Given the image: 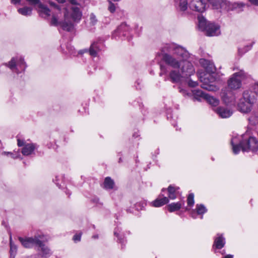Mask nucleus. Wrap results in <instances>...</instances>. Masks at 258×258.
<instances>
[{"label":"nucleus","instance_id":"nucleus-1","mask_svg":"<svg viewBox=\"0 0 258 258\" xmlns=\"http://www.w3.org/2000/svg\"><path fill=\"white\" fill-rule=\"evenodd\" d=\"M162 51L172 54L171 55L164 53L163 56L164 61L171 67L179 69L178 71L173 70L170 73V78L173 82H178L181 78H187L194 74V67L187 60L189 54L183 47L173 44H166Z\"/></svg>","mask_w":258,"mask_h":258},{"label":"nucleus","instance_id":"nucleus-2","mask_svg":"<svg viewBox=\"0 0 258 258\" xmlns=\"http://www.w3.org/2000/svg\"><path fill=\"white\" fill-rule=\"evenodd\" d=\"M50 5L53 7L51 20L52 25L60 26L63 30L71 31L74 29V23H78L82 18V13L76 6L61 10L54 3L51 2Z\"/></svg>","mask_w":258,"mask_h":258},{"label":"nucleus","instance_id":"nucleus-3","mask_svg":"<svg viewBox=\"0 0 258 258\" xmlns=\"http://www.w3.org/2000/svg\"><path fill=\"white\" fill-rule=\"evenodd\" d=\"M199 62L208 73V74H205L203 77H201L202 83L201 87L210 91H217L219 88L214 84V82L216 80L215 76L216 68L213 63L204 58L201 59Z\"/></svg>","mask_w":258,"mask_h":258},{"label":"nucleus","instance_id":"nucleus-4","mask_svg":"<svg viewBox=\"0 0 258 258\" xmlns=\"http://www.w3.org/2000/svg\"><path fill=\"white\" fill-rule=\"evenodd\" d=\"M231 145L233 152L235 154H238L240 150L243 152H247L249 150L255 151L258 148L257 142L256 139L251 137L247 140L244 141L242 136H236L231 139Z\"/></svg>","mask_w":258,"mask_h":258},{"label":"nucleus","instance_id":"nucleus-5","mask_svg":"<svg viewBox=\"0 0 258 258\" xmlns=\"http://www.w3.org/2000/svg\"><path fill=\"white\" fill-rule=\"evenodd\" d=\"M254 101L253 93L251 91H244L238 103V109L242 112L247 113L251 110Z\"/></svg>","mask_w":258,"mask_h":258},{"label":"nucleus","instance_id":"nucleus-6","mask_svg":"<svg viewBox=\"0 0 258 258\" xmlns=\"http://www.w3.org/2000/svg\"><path fill=\"white\" fill-rule=\"evenodd\" d=\"M246 77L243 71L241 70L232 75L228 81L229 87L233 90H236L241 86V81Z\"/></svg>","mask_w":258,"mask_h":258},{"label":"nucleus","instance_id":"nucleus-7","mask_svg":"<svg viewBox=\"0 0 258 258\" xmlns=\"http://www.w3.org/2000/svg\"><path fill=\"white\" fill-rule=\"evenodd\" d=\"M43 235H35L33 237H26L25 238L19 237V240L22 245L25 248H31L33 246L42 245V239Z\"/></svg>","mask_w":258,"mask_h":258},{"label":"nucleus","instance_id":"nucleus-8","mask_svg":"<svg viewBox=\"0 0 258 258\" xmlns=\"http://www.w3.org/2000/svg\"><path fill=\"white\" fill-rule=\"evenodd\" d=\"M8 67L13 71L18 73V67L20 68L21 71H24L26 68V64L22 57H13L9 62Z\"/></svg>","mask_w":258,"mask_h":258},{"label":"nucleus","instance_id":"nucleus-9","mask_svg":"<svg viewBox=\"0 0 258 258\" xmlns=\"http://www.w3.org/2000/svg\"><path fill=\"white\" fill-rule=\"evenodd\" d=\"M18 146L19 147L23 146L21 152L24 156H29L34 154V150L37 148L36 145L32 143L25 144L24 141L18 139Z\"/></svg>","mask_w":258,"mask_h":258},{"label":"nucleus","instance_id":"nucleus-10","mask_svg":"<svg viewBox=\"0 0 258 258\" xmlns=\"http://www.w3.org/2000/svg\"><path fill=\"white\" fill-rule=\"evenodd\" d=\"M205 0H191L189 4V8L195 11L202 13L206 9Z\"/></svg>","mask_w":258,"mask_h":258},{"label":"nucleus","instance_id":"nucleus-11","mask_svg":"<svg viewBox=\"0 0 258 258\" xmlns=\"http://www.w3.org/2000/svg\"><path fill=\"white\" fill-rule=\"evenodd\" d=\"M31 5H38L39 12L42 17H48L50 16V10L41 3L39 0H27Z\"/></svg>","mask_w":258,"mask_h":258},{"label":"nucleus","instance_id":"nucleus-12","mask_svg":"<svg viewBox=\"0 0 258 258\" xmlns=\"http://www.w3.org/2000/svg\"><path fill=\"white\" fill-rule=\"evenodd\" d=\"M205 31L209 36H217L220 34L219 26L214 23H209Z\"/></svg>","mask_w":258,"mask_h":258},{"label":"nucleus","instance_id":"nucleus-13","mask_svg":"<svg viewBox=\"0 0 258 258\" xmlns=\"http://www.w3.org/2000/svg\"><path fill=\"white\" fill-rule=\"evenodd\" d=\"M214 111L221 118H228L232 114V111L230 109L221 107L214 109Z\"/></svg>","mask_w":258,"mask_h":258},{"label":"nucleus","instance_id":"nucleus-14","mask_svg":"<svg viewBox=\"0 0 258 258\" xmlns=\"http://www.w3.org/2000/svg\"><path fill=\"white\" fill-rule=\"evenodd\" d=\"M217 236L215 239L213 246L217 249H221L225 244V238L222 235L218 234Z\"/></svg>","mask_w":258,"mask_h":258},{"label":"nucleus","instance_id":"nucleus-15","mask_svg":"<svg viewBox=\"0 0 258 258\" xmlns=\"http://www.w3.org/2000/svg\"><path fill=\"white\" fill-rule=\"evenodd\" d=\"M169 202V199L167 197L162 198H158L152 203V206L155 207H159L162 206Z\"/></svg>","mask_w":258,"mask_h":258},{"label":"nucleus","instance_id":"nucleus-16","mask_svg":"<svg viewBox=\"0 0 258 258\" xmlns=\"http://www.w3.org/2000/svg\"><path fill=\"white\" fill-rule=\"evenodd\" d=\"M184 204V202H179L172 203L167 206V209L170 212H173L179 210Z\"/></svg>","mask_w":258,"mask_h":258},{"label":"nucleus","instance_id":"nucleus-17","mask_svg":"<svg viewBox=\"0 0 258 258\" xmlns=\"http://www.w3.org/2000/svg\"><path fill=\"white\" fill-rule=\"evenodd\" d=\"M179 189L178 187L169 185L167 188L168 198L171 200H174L176 198V191Z\"/></svg>","mask_w":258,"mask_h":258},{"label":"nucleus","instance_id":"nucleus-18","mask_svg":"<svg viewBox=\"0 0 258 258\" xmlns=\"http://www.w3.org/2000/svg\"><path fill=\"white\" fill-rule=\"evenodd\" d=\"M214 9H218L224 7L225 5V0H208Z\"/></svg>","mask_w":258,"mask_h":258},{"label":"nucleus","instance_id":"nucleus-19","mask_svg":"<svg viewBox=\"0 0 258 258\" xmlns=\"http://www.w3.org/2000/svg\"><path fill=\"white\" fill-rule=\"evenodd\" d=\"M100 50L99 43L97 42L93 43L90 46L89 49L90 54L92 56H96L98 52Z\"/></svg>","mask_w":258,"mask_h":258},{"label":"nucleus","instance_id":"nucleus-20","mask_svg":"<svg viewBox=\"0 0 258 258\" xmlns=\"http://www.w3.org/2000/svg\"><path fill=\"white\" fill-rule=\"evenodd\" d=\"M198 19L199 29L201 31H205L208 23H207L206 19L202 16H199Z\"/></svg>","mask_w":258,"mask_h":258},{"label":"nucleus","instance_id":"nucleus-21","mask_svg":"<svg viewBox=\"0 0 258 258\" xmlns=\"http://www.w3.org/2000/svg\"><path fill=\"white\" fill-rule=\"evenodd\" d=\"M193 94L194 95L195 98L198 100L200 101L202 99H206V98L207 96V94L203 92L202 91L200 90H195L193 91Z\"/></svg>","mask_w":258,"mask_h":258},{"label":"nucleus","instance_id":"nucleus-22","mask_svg":"<svg viewBox=\"0 0 258 258\" xmlns=\"http://www.w3.org/2000/svg\"><path fill=\"white\" fill-rule=\"evenodd\" d=\"M114 185V182L112 179L109 177L105 178L104 182V187L106 189H112Z\"/></svg>","mask_w":258,"mask_h":258},{"label":"nucleus","instance_id":"nucleus-23","mask_svg":"<svg viewBox=\"0 0 258 258\" xmlns=\"http://www.w3.org/2000/svg\"><path fill=\"white\" fill-rule=\"evenodd\" d=\"M205 100H206L207 101L213 106H217L219 104V100L218 99L211 96L208 94L207 95Z\"/></svg>","mask_w":258,"mask_h":258},{"label":"nucleus","instance_id":"nucleus-24","mask_svg":"<svg viewBox=\"0 0 258 258\" xmlns=\"http://www.w3.org/2000/svg\"><path fill=\"white\" fill-rule=\"evenodd\" d=\"M32 9L30 7H25L18 9V12L24 16H30L32 13Z\"/></svg>","mask_w":258,"mask_h":258},{"label":"nucleus","instance_id":"nucleus-25","mask_svg":"<svg viewBox=\"0 0 258 258\" xmlns=\"http://www.w3.org/2000/svg\"><path fill=\"white\" fill-rule=\"evenodd\" d=\"M196 210L197 214L203 215L207 212L206 208L202 204H197L196 205Z\"/></svg>","mask_w":258,"mask_h":258},{"label":"nucleus","instance_id":"nucleus-26","mask_svg":"<svg viewBox=\"0 0 258 258\" xmlns=\"http://www.w3.org/2000/svg\"><path fill=\"white\" fill-rule=\"evenodd\" d=\"M178 8L181 11H185L187 8V2L186 0H179Z\"/></svg>","mask_w":258,"mask_h":258},{"label":"nucleus","instance_id":"nucleus-27","mask_svg":"<svg viewBox=\"0 0 258 258\" xmlns=\"http://www.w3.org/2000/svg\"><path fill=\"white\" fill-rule=\"evenodd\" d=\"M43 238L42 239V245L38 246V247L39 248V250H40L42 251V254L44 255H46L50 253V250L47 248V247H46L44 244H43Z\"/></svg>","mask_w":258,"mask_h":258},{"label":"nucleus","instance_id":"nucleus-28","mask_svg":"<svg viewBox=\"0 0 258 258\" xmlns=\"http://www.w3.org/2000/svg\"><path fill=\"white\" fill-rule=\"evenodd\" d=\"M17 246L13 244L11 240H10V253H11V257L14 258L15 255L17 251Z\"/></svg>","mask_w":258,"mask_h":258},{"label":"nucleus","instance_id":"nucleus-29","mask_svg":"<svg viewBox=\"0 0 258 258\" xmlns=\"http://www.w3.org/2000/svg\"><path fill=\"white\" fill-rule=\"evenodd\" d=\"M97 22V19L96 16L92 13L89 16V24L91 26H94Z\"/></svg>","mask_w":258,"mask_h":258},{"label":"nucleus","instance_id":"nucleus-30","mask_svg":"<svg viewBox=\"0 0 258 258\" xmlns=\"http://www.w3.org/2000/svg\"><path fill=\"white\" fill-rule=\"evenodd\" d=\"M187 205L189 206H192L194 205V195L192 193L189 194L187 197Z\"/></svg>","mask_w":258,"mask_h":258},{"label":"nucleus","instance_id":"nucleus-31","mask_svg":"<svg viewBox=\"0 0 258 258\" xmlns=\"http://www.w3.org/2000/svg\"><path fill=\"white\" fill-rule=\"evenodd\" d=\"M108 2L109 3V6L108 9L111 13H114L116 10L115 5L110 0H108Z\"/></svg>","mask_w":258,"mask_h":258},{"label":"nucleus","instance_id":"nucleus-32","mask_svg":"<svg viewBox=\"0 0 258 258\" xmlns=\"http://www.w3.org/2000/svg\"><path fill=\"white\" fill-rule=\"evenodd\" d=\"M70 2L74 5L81 6L83 3V0H69Z\"/></svg>","mask_w":258,"mask_h":258},{"label":"nucleus","instance_id":"nucleus-33","mask_svg":"<svg viewBox=\"0 0 258 258\" xmlns=\"http://www.w3.org/2000/svg\"><path fill=\"white\" fill-rule=\"evenodd\" d=\"M81 233H79V234H75L74 237H73V240L75 241H80L81 240Z\"/></svg>","mask_w":258,"mask_h":258},{"label":"nucleus","instance_id":"nucleus-34","mask_svg":"<svg viewBox=\"0 0 258 258\" xmlns=\"http://www.w3.org/2000/svg\"><path fill=\"white\" fill-rule=\"evenodd\" d=\"M188 85L190 87H195L198 85V83L197 82L193 81L190 80L188 82Z\"/></svg>","mask_w":258,"mask_h":258},{"label":"nucleus","instance_id":"nucleus-35","mask_svg":"<svg viewBox=\"0 0 258 258\" xmlns=\"http://www.w3.org/2000/svg\"><path fill=\"white\" fill-rule=\"evenodd\" d=\"M243 49H244V51H243L242 49H241V48H239L238 49V53L239 54L242 55L245 52L247 51L250 49V48L248 46H246V47H244Z\"/></svg>","mask_w":258,"mask_h":258},{"label":"nucleus","instance_id":"nucleus-36","mask_svg":"<svg viewBox=\"0 0 258 258\" xmlns=\"http://www.w3.org/2000/svg\"><path fill=\"white\" fill-rule=\"evenodd\" d=\"M249 1L251 4L258 6V0H249Z\"/></svg>","mask_w":258,"mask_h":258},{"label":"nucleus","instance_id":"nucleus-37","mask_svg":"<svg viewBox=\"0 0 258 258\" xmlns=\"http://www.w3.org/2000/svg\"><path fill=\"white\" fill-rule=\"evenodd\" d=\"M222 258H233V255H231V254H228V255H225L224 257H223Z\"/></svg>","mask_w":258,"mask_h":258},{"label":"nucleus","instance_id":"nucleus-38","mask_svg":"<svg viewBox=\"0 0 258 258\" xmlns=\"http://www.w3.org/2000/svg\"><path fill=\"white\" fill-rule=\"evenodd\" d=\"M11 2L13 4H16L19 3L20 2V0H11Z\"/></svg>","mask_w":258,"mask_h":258},{"label":"nucleus","instance_id":"nucleus-39","mask_svg":"<svg viewBox=\"0 0 258 258\" xmlns=\"http://www.w3.org/2000/svg\"><path fill=\"white\" fill-rule=\"evenodd\" d=\"M125 26V24H122L120 26V27L118 28V31H120L123 28H124Z\"/></svg>","mask_w":258,"mask_h":258},{"label":"nucleus","instance_id":"nucleus-40","mask_svg":"<svg viewBox=\"0 0 258 258\" xmlns=\"http://www.w3.org/2000/svg\"><path fill=\"white\" fill-rule=\"evenodd\" d=\"M59 3H63L65 2V0H56Z\"/></svg>","mask_w":258,"mask_h":258},{"label":"nucleus","instance_id":"nucleus-41","mask_svg":"<svg viewBox=\"0 0 258 258\" xmlns=\"http://www.w3.org/2000/svg\"><path fill=\"white\" fill-rule=\"evenodd\" d=\"M114 234L116 236H117V237H118V236H119L118 234L117 233V231H115L114 232Z\"/></svg>","mask_w":258,"mask_h":258},{"label":"nucleus","instance_id":"nucleus-42","mask_svg":"<svg viewBox=\"0 0 258 258\" xmlns=\"http://www.w3.org/2000/svg\"><path fill=\"white\" fill-rule=\"evenodd\" d=\"M249 121H250V122H252V121H253V118H252V117H250V118H249Z\"/></svg>","mask_w":258,"mask_h":258},{"label":"nucleus","instance_id":"nucleus-43","mask_svg":"<svg viewBox=\"0 0 258 258\" xmlns=\"http://www.w3.org/2000/svg\"><path fill=\"white\" fill-rule=\"evenodd\" d=\"M4 154H10L11 155H13V154H12V153H9V152L7 153H6V152H5V153H4Z\"/></svg>","mask_w":258,"mask_h":258},{"label":"nucleus","instance_id":"nucleus-44","mask_svg":"<svg viewBox=\"0 0 258 258\" xmlns=\"http://www.w3.org/2000/svg\"><path fill=\"white\" fill-rule=\"evenodd\" d=\"M118 239L120 242H123V241H122V239L120 238L119 237Z\"/></svg>","mask_w":258,"mask_h":258},{"label":"nucleus","instance_id":"nucleus-45","mask_svg":"<svg viewBox=\"0 0 258 258\" xmlns=\"http://www.w3.org/2000/svg\"><path fill=\"white\" fill-rule=\"evenodd\" d=\"M93 238H97L98 237V236L97 235H94L93 236Z\"/></svg>","mask_w":258,"mask_h":258},{"label":"nucleus","instance_id":"nucleus-46","mask_svg":"<svg viewBox=\"0 0 258 258\" xmlns=\"http://www.w3.org/2000/svg\"><path fill=\"white\" fill-rule=\"evenodd\" d=\"M194 212L192 211V213H191V216H192V217H194Z\"/></svg>","mask_w":258,"mask_h":258}]
</instances>
